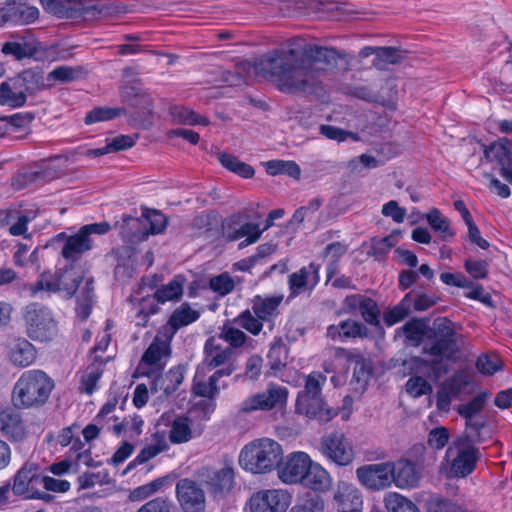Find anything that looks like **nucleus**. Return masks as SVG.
I'll return each instance as SVG.
<instances>
[{
	"label": "nucleus",
	"mask_w": 512,
	"mask_h": 512,
	"mask_svg": "<svg viewBox=\"0 0 512 512\" xmlns=\"http://www.w3.org/2000/svg\"><path fill=\"white\" fill-rule=\"evenodd\" d=\"M8 12L19 24H30L39 17L38 8L25 3H14L13 7L8 8Z\"/></svg>",
	"instance_id": "de8ad7c7"
},
{
	"label": "nucleus",
	"mask_w": 512,
	"mask_h": 512,
	"mask_svg": "<svg viewBox=\"0 0 512 512\" xmlns=\"http://www.w3.org/2000/svg\"><path fill=\"white\" fill-rule=\"evenodd\" d=\"M201 476L215 498H223L233 487L234 470L229 464L220 469L205 468Z\"/></svg>",
	"instance_id": "aec40b11"
},
{
	"label": "nucleus",
	"mask_w": 512,
	"mask_h": 512,
	"mask_svg": "<svg viewBox=\"0 0 512 512\" xmlns=\"http://www.w3.org/2000/svg\"><path fill=\"white\" fill-rule=\"evenodd\" d=\"M432 333L434 340L431 344L423 346V353L431 357L425 360L415 357L411 360V370L416 374H423L438 380L448 372L444 361L455 362L460 352L459 336L453 328V323L447 318L436 319L433 323Z\"/></svg>",
	"instance_id": "f03ea898"
},
{
	"label": "nucleus",
	"mask_w": 512,
	"mask_h": 512,
	"mask_svg": "<svg viewBox=\"0 0 512 512\" xmlns=\"http://www.w3.org/2000/svg\"><path fill=\"white\" fill-rule=\"evenodd\" d=\"M39 466L35 463H25L15 474L12 491L17 496L26 498L46 499L48 495L37 491L40 485Z\"/></svg>",
	"instance_id": "dca6fc26"
},
{
	"label": "nucleus",
	"mask_w": 512,
	"mask_h": 512,
	"mask_svg": "<svg viewBox=\"0 0 512 512\" xmlns=\"http://www.w3.org/2000/svg\"><path fill=\"white\" fill-rule=\"evenodd\" d=\"M324 500L317 495L307 497L293 506L289 512H324Z\"/></svg>",
	"instance_id": "bf43d9fd"
},
{
	"label": "nucleus",
	"mask_w": 512,
	"mask_h": 512,
	"mask_svg": "<svg viewBox=\"0 0 512 512\" xmlns=\"http://www.w3.org/2000/svg\"><path fill=\"white\" fill-rule=\"evenodd\" d=\"M486 400V395L480 394L469 402L458 405L456 408L458 414L465 419L466 429L464 432L472 433L473 436H476V441L478 442L485 441L483 430L486 428V421L477 415L484 408Z\"/></svg>",
	"instance_id": "f3484780"
},
{
	"label": "nucleus",
	"mask_w": 512,
	"mask_h": 512,
	"mask_svg": "<svg viewBox=\"0 0 512 512\" xmlns=\"http://www.w3.org/2000/svg\"><path fill=\"white\" fill-rule=\"evenodd\" d=\"M232 324L233 323L230 322L224 323L220 328V332L217 338L220 339L221 342L224 341L228 343V347L233 350V348L242 347L247 341L248 337L242 330L233 326Z\"/></svg>",
	"instance_id": "c03bdc74"
},
{
	"label": "nucleus",
	"mask_w": 512,
	"mask_h": 512,
	"mask_svg": "<svg viewBox=\"0 0 512 512\" xmlns=\"http://www.w3.org/2000/svg\"><path fill=\"white\" fill-rule=\"evenodd\" d=\"M283 460L282 446L271 438L250 441L241 449L239 465L252 474H265L273 471Z\"/></svg>",
	"instance_id": "7ed1b4c3"
},
{
	"label": "nucleus",
	"mask_w": 512,
	"mask_h": 512,
	"mask_svg": "<svg viewBox=\"0 0 512 512\" xmlns=\"http://www.w3.org/2000/svg\"><path fill=\"white\" fill-rule=\"evenodd\" d=\"M393 483L400 489L414 488L420 480L416 466L408 460L393 462Z\"/></svg>",
	"instance_id": "c85d7f7f"
},
{
	"label": "nucleus",
	"mask_w": 512,
	"mask_h": 512,
	"mask_svg": "<svg viewBox=\"0 0 512 512\" xmlns=\"http://www.w3.org/2000/svg\"><path fill=\"white\" fill-rule=\"evenodd\" d=\"M7 355L13 365L27 367L35 362L37 350L26 338L17 337L7 344Z\"/></svg>",
	"instance_id": "a878e982"
},
{
	"label": "nucleus",
	"mask_w": 512,
	"mask_h": 512,
	"mask_svg": "<svg viewBox=\"0 0 512 512\" xmlns=\"http://www.w3.org/2000/svg\"><path fill=\"white\" fill-rule=\"evenodd\" d=\"M338 57L334 48L295 37L262 55L253 68L256 75L269 79L282 92L312 93L322 83L327 67L335 64Z\"/></svg>",
	"instance_id": "f257e3e1"
},
{
	"label": "nucleus",
	"mask_w": 512,
	"mask_h": 512,
	"mask_svg": "<svg viewBox=\"0 0 512 512\" xmlns=\"http://www.w3.org/2000/svg\"><path fill=\"white\" fill-rule=\"evenodd\" d=\"M288 356V349L281 338H277L271 344L268 351L267 358L270 362L271 368L278 370L286 365Z\"/></svg>",
	"instance_id": "09e8293b"
},
{
	"label": "nucleus",
	"mask_w": 512,
	"mask_h": 512,
	"mask_svg": "<svg viewBox=\"0 0 512 512\" xmlns=\"http://www.w3.org/2000/svg\"><path fill=\"white\" fill-rule=\"evenodd\" d=\"M60 292L65 293V296L71 297L79 286L82 279L80 269L74 266H69L64 270L56 273Z\"/></svg>",
	"instance_id": "72a5a7b5"
},
{
	"label": "nucleus",
	"mask_w": 512,
	"mask_h": 512,
	"mask_svg": "<svg viewBox=\"0 0 512 512\" xmlns=\"http://www.w3.org/2000/svg\"><path fill=\"white\" fill-rule=\"evenodd\" d=\"M32 77L31 73L25 72L21 76L0 84V104L10 107H21L26 103V82Z\"/></svg>",
	"instance_id": "4be33fe9"
},
{
	"label": "nucleus",
	"mask_w": 512,
	"mask_h": 512,
	"mask_svg": "<svg viewBox=\"0 0 512 512\" xmlns=\"http://www.w3.org/2000/svg\"><path fill=\"white\" fill-rule=\"evenodd\" d=\"M480 443L470 432H464L451 442L445 453L450 476L463 478L473 472L480 458L476 444Z\"/></svg>",
	"instance_id": "423d86ee"
},
{
	"label": "nucleus",
	"mask_w": 512,
	"mask_h": 512,
	"mask_svg": "<svg viewBox=\"0 0 512 512\" xmlns=\"http://www.w3.org/2000/svg\"><path fill=\"white\" fill-rule=\"evenodd\" d=\"M405 387L407 393L414 398H418L432 392V386L430 383L421 376L411 377L406 382Z\"/></svg>",
	"instance_id": "6e6d98bb"
},
{
	"label": "nucleus",
	"mask_w": 512,
	"mask_h": 512,
	"mask_svg": "<svg viewBox=\"0 0 512 512\" xmlns=\"http://www.w3.org/2000/svg\"><path fill=\"white\" fill-rule=\"evenodd\" d=\"M404 58V52L394 47H377L374 65L383 69L386 64H397Z\"/></svg>",
	"instance_id": "8fccbe9b"
},
{
	"label": "nucleus",
	"mask_w": 512,
	"mask_h": 512,
	"mask_svg": "<svg viewBox=\"0 0 512 512\" xmlns=\"http://www.w3.org/2000/svg\"><path fill=\"white\" fill-rule=\"evenodd\" d=\"M123 108L97 107L91 110L85 116L86 124H93L101 121L111 120L121 114H124Z\"/></svg>",
	"instance_id": "3c124183"
},
{
	"label": "nucleus",
	"mask_w": 512,
	"mask_h": 512,
	"mask_svg": "<svg viewBox=\"0 0 512 512\" xmlns=\"http://www.w3.org/2000/svg\"><path fill=\"white\" fill-rule=\"evenodd\" d=\"M428 512H467L463 507L448 499L435 498L429 502Z\"/></svg>",
	"instance_id": "680f3d73"
},
{
	"label": "nucleus",
	"mask_w": 512,
	"mask_h": 512,
	"mask_svg": "<svg viewBox=\"0 0 512 512\" xmlns=\"http://www.w3.org/2000/svg\"><path fill=\"white\" fill-rule=\"evenodd\" d=\"M319 450L322 455L337 466L350 465L355 459L352 441L342 432H332L320 439Z\"/></svg>",
	"instance_id": "9b49d317"
},
{
	"label": "nucleus",
	"mask_w": 512,
	"mask_h": 512,
	"mask_svg": "<svg viewBox=\"0 0 512 512\" xmlns=\"http://www.w3.org/2000/svg\"><path fill=\"white\" fill-rule=\"evenodd\" d=\"M232 323L256 336L263 329L264 322L253 313L252 309H246L235 317Z\"/></svg>",
	"instance_id": "49530a36"
},
{
	"label": "nucleus",
	"mask_w": 512,
	"mask_h": 512,
	"mask_svg": "<svg viewBox=\"0 0 512 512\" xmlns=\"http://www.w3.org/2000/svg\"><path fill=\"white\" fill-rule=\"evenodd\" d=\"M209 287L218 296L223 297L234 290L235 281L227 272H225L212 277L209 281Z\"/></svg>",
	"instance_id": "864d4df0"
},
{
	"label": "nucleus",
	"mask_w": 512,
	"mask_h": 512,
	"mask_svg": "<svg viewBox=\"0 0 512 512\" xmlns=\"http://www.w3.org/2000/svg\"><path fill=\"white\" fill-rule=\"evenodd\" d=\"M170 115L176 124L183 125H202L207 126L209 120L205 116L197 114L195 111L184 106H173L170 108Z\"/></svg>",
	"instance_id": "e433bc0d"
},
{
	"label": "nucleus",
	"mask_w": 512,
	"mask_h": 512,
	"mask_svg": "<svg viewBox=\"0 0 512 512\" xmlns=\"http://www.w3.org/2000/svg\"><path fill=\"white\" fill-rule=\"evenodd\" d=\"M333 501L338 512L360 511L363 504L360 490L353 483L347 481H338L334 490Z\"/></svg>",
	"instance_id": "5701e85b"
},
{
	"label": "nucleus",
	"mask_w": 512,
	"mask_h": 512,
	"mask_svg": "<svg viewBox=\"0 0 512 512\" xmlns=\"http://www.w3.org/2000/svg\"><path fill=\"white\" fill-rule=\"evenodd\" d=\"M39 480L40 485H42L48 491L64 493L70 489V483L67 480L56 479L44 475H41Z\"/></svg>",
	"instance_id": "338daca9"
},
{
	"label": "nucleus",
	"mask_w": 512,
	"mask_h": 512,
	"mask_svg": "<svg viewBox=\"0 0 512 512\" xmlns=\"http://www.w3.org/2000/svg\"><path fill=\"white\" fill-rule=\"evenodd\" d=\"M319 265L310 263L289 276L290 296L295 297L306 291H312L319 282Z\"/></svg>",
	"instance_id": "b1692460"
},
{
	"label": "nucleus",
	"mask_w": 512,
	"mask_h": 512,
	"mask_svg": "<svg viewBox=\"0 0 512 512\" xmlns=\"http://www.w3.org/2000/svg\"><path fill=\"white\" fill-rule=\"evenodd\" d=\"M111 226L108 222L92 223L82 226L77 233L69 236L62 248V256L71 261L77 260L93 246L92 235H104Z\"/></svg>",
	"instance_id": "9d476101"
},
{
	"label": "nucleus",
	"mask_w": 512,
	"mask_h": 512,
	"mask_svg": "<svg viewBox=\"0 0 512 512\" xmlns=\"http://www.w3.org/2000/svg\"><path fill=\"white\" fill-rule=\"evenodd\" d=\"M218 160L227 170L243 177L251 178L255 174V170L249 164L240 161L236 156L228 153H220Z\"/></svg>",
	"instance_id": "a19ab883"
},
{
	"label": "nucleus",
	"mask_w": 512,
	"mask_h": 512,
	"mask_svg": "<svg viewBox=\"0 0 512 512\" xmlns=\"http://www.w3.org/2000/svg\"><path fill=\"white\" fill-rule=\"evenodd\" d=\"M476 367L484 375H493L502 369V360L495 353L483 354L478 357Z\"/></svg>",
	"instance_id": "603ef678"
},
{
	"label": "nucleus",
	"mask_w": 512,
	"mask_h": 512,
	"mask_svg": "<svg viewBox=\"0 0 512 512\" xmlns=\"http://www.w3.org/2000/svg\"><path fill=\"white\" fill-rule=\"evenodd\" d=\"M393 462L366 464L356 469L358 481L367 489L380 491L393 484Z\"/></svg>",
	"instance_id": "4468645a"
},
{
	"label": "nucleus",
	"mask_w": 512,
	"mask_h": 512,
	"mask_svg": "<svg viewBox=\"0 0 512 512\" xmlns=\"http://www.w3.org/2000/svg\"><path fill=\"white\" fill-rule=\"evenodd\" d=\"M93 291V281L92 279H89L86 281L77 298L76 313L82 320H86L91 313L93 305Z\"/></svg>",
	"instance_id": "a18cd8bd"
},
{
	"label": "nucleus",
	"mask_w": 512,
	"mask_h": 512,
	"mask_svg": "<svg viewBox=\"0 0 512 512\" xmlns=\"http://www.w3.org/2000/svg\"><path fill=\"white\" fill-rule=\"evenodd\" d=\"M26 290L31 297H36L41 292L49 294L60 292L57 275L47 272L42 273L36 283L26 286Z\"/></svg>",
	"instance_id": "ea45409f"
},
{
	"label": "nucleus",
	"mask_w": 512,
	"mask_h": 512,
	"mask_svg": "<svg viewBox=\"0 0 512 512\" xmlns=\"http://www.w3.org/2000/svg\"><path fill=\"white\" fill-rule=\"evenodd\" d=\"M154 378L153 390H163L165 394L173 393L183 382L184 375L179 368H172L164 375L156 374Z\"/></svg>",
	"instance_id": "f704fd0d"
},
{
	"label": "nucleus",
	"mask_w": 512,
	"mask_h": 512,
	"mask_svg": "<svg viewBox=\"0 0 512 512\" xmlns=\"http://www.w3.org/2000/svg\"><path fill=\"white\" fill-rule=\"evenodd\" d=\"M288 389L284 386L269 383L263 392L253 394L241 402L239 411L252 413L255 411H270L286 405Z\"/></svg>",
	"instance_id": "ddd939ff"
},
{
	"label": "nucleus",
	"mask_w": 512,
	"mask_h": 512,
	"mask_svg": "<svg viewBox=\"0 0 512 512\" xmlns=\"http://www.w3.org/2000/svg\"><path fill=\"white\" fill-rule=\"evenodd\" d=\"M300 484L314 491L325 492L329 490L332 485V477L319 463L312 461L307 474Z\"/></svg>",
	"instance_id": "c756f323"
},
{
	"label": "nucleus",
	"mask_w": 512,
	"mask_h": 512,
	"mask_svg": "<svg viewBox=\"0 0 512 512\" xmlns=\"http://www.w3.org/2000/svg\"><path fill=\"white\" fill-rule=\"evenodd\" d=\"M53 388V380L44 371L38 369L25 371L14 386V404L25 408L43 405Z\"/></svg>",
	"instance_id": "39448f33"
},
{
	"label": "nucleus",
	"mask_w": 512,
	"mask_h": 512,
	"mask_svg": "<svg viewBox=\"0 0 512 512\" xmlns=\"http://www.w3.org/2000/svg\"><path fill=\"white\" fill-rule=\"evenodd\" d=\"M40 2L46 11L60 18L91 20L103 14L98 0H40Z\"/></svg>",
	"instance_id": "1a4fd4ad"
},
{
	"label": "nucleus",
	"mask_w": 512,
	"mask_h": 512,
	"mask_svg": "<svg viewBox=\"0 0 512 512\" xmlns=\"http://www.w3.org/2000/svg\"><path fill=\"white\" fill-rule=\"evenodd\" d=\"M267 171L271 175L288 174L292 177L298 178L301 170L299 166L293 161H269L267 163Z\"/></svg>",
	"instance_id": "5fc2aeb1"
},
{
	"label": "nucleus",
	"mask_w": 512,
	"mask_h": 512,
	"mask_svg": "<svg viewBox=\"0 0 512 512\" xmlns=\"http://www.w3.org/2000/svg\"><path fill=\"white\" fill-rule=\"evenodd\" d=\"M0 431L13 442H21L26 437V431L20 415L12 409L0 412Z\"/></svg>",
	"instance_id": "cd10ccee"
},
{
	"label": "nucleus",
	"mask_w": 512,
	"mask_h": 512,
	"mask_svg": "<svg viewBox=\"0 0 512 512\" xmlns=\"http://www.w3.org/2000/svg\"><path fill=\"white\" fill-rule=\"evenodd\" d=\"M484 156L490 162L495 161L500 166L501 175L512 184V140L500 138L484 146Z\"/></svg>",
	"instance_id": "412c9836"
},
{
	"label": "nucleus",
	"mask_w": 512,
	"mask_h": 512,
	"mask_svg": "<svg viewBox=\"0 0 512 512\" xmlns=\"http://www.w3.org/2000/svg\"><path fill=\"white\" fill-rule=\"evenodd\" d=\"M326 376L313 372L306 377L304 389L299 392L296 400V413L320 423H327L337 415V411L327 407L322 398V387Z\"/></svg>",
	"instance_id": "20e7f679"
},
{
	"label": "nucleus",
	"mask_w": 512,
	"mask_h": 512,
	"mask_svg": "<svg viewBox=\"0 0 512 512\" xmlns=\"http://www.w3.org/2000/svg\"><path fill=\"white\" fill-rule=\"evenodd\" d=\"M360 313L363 319L371 324L377 325L379 323V309L377 304L371 298H365L360 307Z\"/></svg>",
	"instance_id": "e2e57ef3"
},
{
	"label": "nucleus",
	"mask_w": 512,
	"mask_h": 512,
	"mask_svg": "<svg viewBox=\"0 0 512 512\" xmlns=\"http://www.w3.org/2000/svg\"><path fill=\"white\" fill-rule=\"evenodd\" d=\"M24 331L29 339L46 343L58 335V323L53 312L39 303H29L21 310Z\"/></svg>",
	"instance_id": "0eeeda50"
},
{
	"label": "nucleus",
	"mask_w": 512,
	"mask_h": 512,
	"mask_svg": "<svg viewBox=\"0 0 512 512\" xmlns=\"http://www.w3.org/2000/svg\"><path fill=\"white\" fill-rule=\"evenodd\" d=\"M176 497L184 512H204L205 492L195 481L184 478L176 484Z\"/></svg>",
	"instance_id": "a211bd4d"
},
{
	"label": "nucleus",
	"mask_w": 512,
	"mask_h": 512,
	"mask_svg": "<svg viewBox=\"0 0 512 512\" xmlns=\"http://www.w3.org/2000/svg\"><path fill=\"white\" fill-rule=\"evenodd\" d=\"M199 317L198 311L192 309L189 304L183 303L173 311L168 322L160 329L173 338L180 328L195 322Z\"/></svg>",
	"instance_id": "bb28decb"
},
{
	"label": "nucleus",
	"mask_w": 512,
	"mask_h": 512,
	"mask_svg": "<svg viewBox=\"0 0 512 512\" xmlns=\"http://www.w3.org/2000/svg\"><path fill=\"white\" fill-rule=\"evenodd\" d=\"M78 72L76 69L69 66H58L55 67L48 74V80L58 81L62 83L70 82L76 79Z\"/></svg>",
	"instance_id": "69168bd1"
},
{
	"label": "nucleus",
	"mask_w": 512,
	"mask_h": 512,
	"mask_svg": "<svg viewBox=\"0 0 512 512\" xmlns=\"http://www.w3.org/2000/svg\"><path fill=\"white\" fill-rule=\"evenodd\" d=\"M33 212L24 213L21 211H10L7 215V224L9 233L13 236H23L27 238L26 232L28 224L34 219Z\"/></svg>",
	"instance_id": "58836bf2"
},
{
	"label": "nucleus",
	"mask_w": 512,
	"mask_h": 512,
	"mask_svg": "<svg viewBox=\"0 0 512 512\" xmlns=\"http://www.w3.org/2000/svg\"><path fill=\"white\" fill-rule=\"evenodd\" d=\"M184 278L175 276L166 285H162L155 291L154 297L160 303L174 301L181 298L183 294Z\"/></svg>",
	"instance_id": "4c0bfd02"
},
{
	"label": "nucleus",
	"mask_w": 512,
	"mask_h": 512,
	"mask_svg": "<svg viewBox=\"0 0 512 512\" xmlns=\"http://www.w3.org/2000/svg\"><path fill=\"white\" fill-rule=\"evenodd\" d=\"M426 219L431 228L434 231L441 233L443 237H446V235L452 236V233L449 232V221L441 215L437 208L431 209L427 213Z\"/></svg>",
	"instance_id": "4d7b16f0"
},
{
	"label": "nucleus",
	"mask_w": 512,
	"mask_h": 512,
	"mask_svg": "<svg viewBox=\"0 0 512 512\" xmlns=\"http://www.w3.org/2000/svg\"><path fill=\"white\" fill-rule=\"evenodd\" d=\"M449 441V432L445 427H436L428 434V445L434 449H443Z\"/></svg>",
	"instance_id": "0e129e2a"
},
{
	"label": "nucleus",
	"mask_w": 512,
	"mask_h": 512,
	"mask_svg": "<svg viewBox=\"0 0 512 512\" xmlns=\"http://www.w3.org/2000/svg\"><path fill=\"white\" fill-rule=\"evenodd\" d=\"M137 512H170V502L158 497L144 504Z\"/></svg>",
	"instance_id": "774afa93"
},
{
	"label": "nucleus",
	"mask_w": 512,
	"mask_h": 512,
	"mask_svg": "<svg viewBox=\"0 0 512 512\" xmlns=\"http://www.w3.org/2000/svg\"><path fill=\"white\" fill-rule=\"evenodd\" d=\"M204 358L198 365L201 369L213 371L216 375L230 376L236 370L233 350L224 346L215 336L209 337L204 345Z\"/></svg>",
	"instance_id": "6e6552de"
},
{
	"label": "nucleus",
	"mask_w": 512,
	"mask_h": 512,
	"mask_svg": "<svg viewBox=\"0 0 512 512\" xmlns=\"http://www.w3.org/2000/svg\"><path fill=\"white\" fill-rule=\"evenodd\" d=\"M283 301L282 295L262 297L255 296L251 309L263 322H271L278 315V307Z\"/></svg>",
	"instance_id": "7c9ffc66"
},
{
	"label": "nucleus",
	"mask_w": 512,
	"mask_h": 512,
	"mask_svg": "<svg viewBox=\"0 0 512 512\" xmlns=\"http://www.w3.org/2000/svg\"><path fill=\"white\" fill-rule=\"evenodd\" d=\"M291 504V495L283 489H262L251 495L248 501L250 512H286Z\"/></svg>",
	"instance_id": "2eb2a0df"
},
{
	"label": "nucleus",
	"mask_w": 512,
	"mask_h": 512,
	"mask_svg": "<svg viewBox=\"0 0 512 512\" xmlns=\"http://www.w3.org/2000/svg\"><path fill=\"white\" fill-rule=\"evenodd\" d=\"M192 421L188 417L179 416L175 418L170 426L169 440L173 444H182L194 438Z\"/></svg>",
	"instance_id": "473e14b6"
},
{
	"label": "nucleus",
	"mask_w": 512,
	"mask_h": 512,
	"mask_svg": "<svg viewBox=\"0 0 512 512\" xmlns=\"http://www.w3.org/2000/svg\"><path fill=\"white\" fill-rule=\"evenodd\" d=\"M340 329H342L343 338H356L366 337L367 328L360 322L354 320H344L340 322Z\"/></svg>",
	"instance_id": "052dcab7"
},
{
	"label": "nucleus",
	"mask_w": 512,
	"mask_h": 512,
	"mask_svg": "<svg viewBox=\"0 0 512 512\" xmlns=\"http://www.w3.org/2000/svg\"><path fill=\"white\" fill-rule=\"evenodd\" d=\"M104 362L95 356L93 362L89 364L81 373V390L87 394H92L103 373Z\"/></svg>",
	"instance_id": "2f4dec72"
},
{
	"label": "nucleus",
	"mask_w": 512,
	"mask_h": 512,
	"mask_svg": "<svg viewBox=\"0 0 512 512\" xmlns=\"http://www.w3.org/2000/svg\"><path fill=\"white\" fill-rule=\"evenodd\" d=\"M240 228V234L234 236L233 238H243L246 237V240L240 243V248H243L246 245L255 243L261 236L262 232L265 230L260 229L259 224L256 223H245Z\"/></svg>",
	"instance_id": "13d9d810"
},
{
	"label": "nucleus",
	"mask_w": 512,
	"mask_h": 512,
	"mask_svg": "<svg viewBox=\"0 0 512 512\" xmlns=\"http://www.w3.org/2000/svg\"><path fill=\"white\" fill-rule=\"evenodd\" d=\"M143 219L149 224V231L143 232L141 236L133 235L131 237V241L136 240H142L144 239L148 234H158L161 233L166 225H167V219L165 215L157 210H146L143 215Z\"/></svg>",
	"instance_id": "37998d69"
},
{
	"label": "nucleus",
	"mask_w": 512,
	"mask_h": 512,
	"mask_svg": "<svg viewBox=\"0 0 512 512\" xmlns=\"http://www.w3.org/2000/svg\"><path fill=\"white\" fill-rule=\"evenodd\" d=\"M172 338L161 329L157 332L152 343L142 356L139 369L148 377H153L161 372L170 357V343Z\"/></svg>",
	"instance_id": "f8f14e48"
},
{
	"label": "nucleus",
	"mask_w": 512,
	"mask_h": 512,
	"mask_svg": "<svg viewBox=\"0 0 512 512\" xmlns=\"http://www.w3.org/2000/svg\"><path fill=\"white\" fill-rule=\"evenodd\" d=\"M168 448L169 444L165 438V435L155 433L153 435L152 442L142 448L133 462H137L139 464L145 463L160 453L167 451Z\"/></svg>",
	"instance_id": "c9c22d12"
},
{
	"label": "nucleus",
	"mask_w": 512,
	"mask_h": 512,
	"mask_svg": "<svg viewBox=\"0 0 512 512\" xmlns=\"http://www.w3.org/2000/svg\"><path fill=\"white\" fill-rule=\"evenodd\" d=\"M311 463L312 459L306 452L289 453L278 471L279 478L286 484L301 483Z\"/></svg>",
	"instance_id": "6ab92c4d"
},
{
	"label": "nucleus",
	"mask_w": 512,
	"mask_h": 512,
	"mask_svg": "<svg viewBox=\"0 0 512 512\" xmlns=\"http://www.w3.org/2000/svg\"><path fill=\"white\" fill-rule=\"evenodd\" d=\"M384 505L387 512H419L417 506L405 496L389 492L384 497Z\"/></svg>",
	"instance_id": "79ce46f5"
},
{
	"label": "nucleus",
	"mask_w": 512,
	"mask_h": 512,
	"mask_svg": "<svg viewBox=\"0 0 512 512\" xmlns=\"http://www.w3.org/2000/svg\"><path fill=\"white\" fill-rule=\"evenodd\" d=\"M209 373L210 371L197 366L192 391L197 396L213 399L219 394L220 389L227 385L225 383L219 384L223 376L216 375L214 372L208 375Z\"/></svg>",
	"instance_id": "393cba45"
}]
</instances>
